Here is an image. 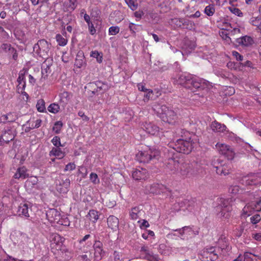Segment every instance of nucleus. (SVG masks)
I'll return each instance as SVG.
<instances>
[{
  "mask_svg": "<svg viewBox=\"0 0 261 261\" xmlns=\"http://www.w3.org/2000/svg\"><path fill=\"white\" fill-rule=\"evenodd\" d=\"M42 120L40 119H37L34 121L30 120L28 122L30 127L31 129L37 128L41 126Z\"/></svg>",
  "mask_w": 261,
  "mask_h": 261,
  "instance_id": "a19ab883",
  "label": "nucleus"
},
{
  "mask_svg": "<svg viewBox=\"0 0 261 261\" xmlns=\"http://www.w3.org/2000/svg\"><path fill=\"white\" fill-rule=\"evenodd\" d=\"M90 180L94 185L99 184L100 182V180L98 177L97 174L92 172L90 174Z\"/></svg>",
  "mask_w": 261,
  "mask_h": 261,
  "instance_id": "3c124183",
  "label": "nucleus"
},
{
  "mask_svg": "<svg viewBox=\"0 0 261 261\" xmlns=\"http://www.w3.org/2000/svg\"><path fill=\"white\" fill-rule=\"evenodd\" d=\"M140 223V227L141 229L146 228L150 226L147 220H143L142 221L139 220L138 221Z\"/></svg>",
  "mask_w": 261,
  "mask_h": 261,
  "instance_id": "69168bd1",
  "label": "nucleus"
},
{
  "mask_svg": "<svg viewBox=\"0 0 261 261\" xmlns=\"http://www.w3.org/2000/svg\"><path fill=\"white\" fill-rule=\"evenodd\" d=\"M143 213H144V211L139 206H135L132 208L129 215L132 219L137 220L140 218Z\"/></svg>",
  "mask_w": 261,
  "mask_h": 261,
  "instance_id": "bb28decb",
  "label": "nucleus"
},
{
  "mask_svg": "<svg viewBox=\"0 0 261 261\" xmlns=\"http://www.w3.org/2000/svg\"><path fill=\"white\" fill-rule=\"evenodd\" d=\"M51 143L53 144L54 146L56 147H59L60 146H62L60 138L59 136H55L51 141Z\"/></svg>",
  "mask_w": 261,
  "mask_h": 261,
  "instance_id": "13d9d810",
  "label": "nucleus"
},
{
  "mask_svg": "<svg viewBox=\"0 0 261 261\" xmlns=\"http://www.w3.org/2000/svg\"><path fill=\"white\" fill-rule=\"evenodd\" d=\"M56 223L65 226H69L70 225V222L67 217H60L59 221L57 222Z\"/></svg>",
  "mask_w": 261,
  "mask_h": 261,
  "instance_id": "603ef678",
  "label": "nucleus"
},
{
  "mask_svg": "<svg viewBox=\"0 0 261 261\" xmlns=\"http://www.w3.org/2000/svg\"><path fill=\"white\" fill-rule=\"evenodd\" d=\"M70 180L69 178L62 179L56 184V190L60 193L66 194L69 191Z\"/></svg>",
  "mask_w": 261,
  "mask_h": 261,
  "instance_id": "dca6fc26",
  "label": "nucleus"
},
{
  "mask_svg": "<svg viewBox=\"0 0 261 261\" xmlns=\"http://www.w3.org/2000/svg\"><path fill=\"white\" fill-rule=\"evenodd\" d=\"M175 231H177L180 234V237H184V234L185 231H187L188 232H190L192 231L191 228L188 226L183 227L182 228H180L179 229H176Z\"/></svg>",
  "mask_w": 261,
  "mask_h": 261,
  "instance_id": "052dcab7",
  "label": "nucleus"
},
{
  "mask_svg": "<svg viewBox=\"0 0 261 261\" xmlns=\"http://www.w3.org/2000/svg\"><path fill=\"white\" fill-rule=\"evenodd\" d=\"M152 109L158 116L164 122L173 124L177 119L176 113L172 109L165 105L155 103L153 106Z\"/></svg>",
  "mask_w": 261,
  "mask_h": 261,
  "instance_id": "f03ea898",
  "label": "nucleus"
},
{
  "mask_svg": "<svg viewBox=\"0 0 261 261\" xmlns=\"http://www.w3.org/2000/svg\"><path fill=\"white\" fill-rule=\"evenodd\" d=\"M215 247L221 257L229 255L231 249L228 240L223 236L219 238Z\"/></svg>",
  "mask_w": 261,
  "mask_h": 261,
  "instance_id": "9d476101",
  "label": "nucleus"
},
{
  "mask_svg": "<svg viewBox=\"0 0 261 261\" xmlns=\"http://www.w3.org/2000/svg\"><path fill=\"white\" fill-rule=\"evenodd\" d=\"M215 12V8L213 4H210L204 9V13L208 16L214 15Z\"/></svg>",
  "mask_w": 261,
  "mask_h": 261,
  "instance_id": "49530a36",
  "label": "nucleus"
},
{
  "mask_svg": "<svg viewBox=\"0 0 261 261\" xmlns=\"http://www.w3.org/2000/svg\"><path fill=\"white\" fill-rule=\"evenodd\" d=\"M196 144V140L189 137L188 140L178 139L174 144H170V147L178 152L184 154L190 153Z\"/></svg>",
  "mask_w": 261,
  "mask_h": 261,
  "instance_id": "7ed1b4c3",
  "label": "nucleus"
},
{
  "mask_svg": "<svg viewBox=\"0 0 261 261\" xmlns=\"http://www.w3.org/2000/svg\"><path fill=\"white\" fill-rule=\"evenodd\" d=\"M192 87L199 90L207 91V88L205 87V82L203 79L192 78L190 83Z\"/></svg>",
  "mask_w": 261,
  "mask_h": 261,
  "instance_id": "412c9836",
  "label": "nucleus"
},
{
  "mask_svg": "<svg viewBox=\"0 0 261 261\" xmlns=\"http://www.w3.org/2000/svg\"><path fill=\"white\" fill-rule=\"evenodd\" d=\"M18 83L21 84L23 83H25V72L20 71L19 73L18 77L17 80Z\"/></svg>",
  "mask_w": 261,
  "mask_h": 261,
  "instance_id": "bf43d9fd",
  "label": "nucleus"
},
{
  "mask_svg": "<svg viewBox=\"0 0 261 261\" xmlns=\"http://www.w3.org/2000/svg\"><path fill=\"white\" fill-rule=\"evenodd\" d=\"M28 170L25 166H21L17 169L13 177L15 179H24L29 177Z\"/></svg>",
  "mask_w": 261,
  "mask_h": 261,
  "instance_id": "393cba45",
  "label": "nucleus"
},
{
  "mask_svg": "<svg viewBox=\"0 0 261 261\" xmlns=\"http://www.w3.org/2000/svg\"><path fill=\"white\" fill-rule=\"evenodd\" d=\"M182 20H183V18H174L171 20V22L176 27L182 28L183 25Z\"/></svg>",
  "mask_w": 261,
  "mask_h": 261,
  "instance_id": "5fc2aeb1",
  "label": "nucleus"
},
{
  "mask_svg": "<svg viewBox=\"0 0 261 261\" xmlns=\"http://www.w3.org/2000/svg\"><path fill=\"white\" fill-rule=\"evenodd\" d=\"M250 196V198L253 197V200L248 203L243 209V215L245 216H250L254 211L258 212L261 210V197L258 196L255 197L254 195Z\"/></svg>",
  "mask_w": 261,
  "mask_h": 261,
  "instance_id": "6e6552de",
  "label": "nucleus"
},
{
  "mask_svg": "<svg viewBox=\"0 0 261 261\" xmlns=\"http://www.w3.org/2000/svg\"><path fill=\"white\" fill-rule=\"evenodd\" d=\"M107 224L108 227L113 231H116L118 230L119 221L118 218L111 215L107 219Z\"/></svg>",
  "mask_w": 261,
  "mask_h": 261,
  "instance_id": "5701e85b",
  "label": "nucleus"
},
{
  "mask_svg": "<svg viewBox=\"0 0 261 261\" xmlns=\"http://www.w3.org/2000/svg\"><path fill=\"white\" fill-rule=\"evenodd\" d=\"M250 23L256 27L258 30L261 32V16L251 17L250 19Z\"/></svg>",
  "mask_w": 261,
  "mask_h": 261,
  "instance_id": "c9c22d12",
  "label": "nucleus"
},
{
  "mask_svg": "<svg viewBox=\"0 0 261 261\" xmlns=\"http://www.w3.org/2000/svg\"><path fill=\"white\" fill-rule=\"evenodd\" d=\"M79 172L82 175V177L84 178H86L88 174L87 168L83 166L79 167Z\"/></svg>",
  "mask_w": 261,
  "mask_h": 261,
  "instance_id": "4d7b16f0",
  "label": "nucleus"
},
{
  "mask_svg": "<svg viewBox=\"0 0 261 261\" xmlns=\"http://www.w3.org/2000/svg\"><path fill=\"white\" fill-rule=\"evenodd\" d=\"M77 6V0H68L66 9L67 11H74Z\"/></svg>",
  "mask_w": 261,
  "mask_h": 261,
  "instance_id": "79ce46f5",
  "label": "nucleus"
},
{
  "mask_svg": "<svg viewBox=\"0 0 261 261\" xmlns=\"http://www.w3.org/2000/svg\"><path fill=\"white\" fill-rule=\"evenodd\" d=\"M143 128L145 131L150 135L159 137L160 139L165 137V133L167 134L168 132H164L163 129H160L159 127L154 123L145 122L143 124Z\"/></svg>",
  "mask_w": 261,
  "mask_h": 261,
  "instance_id": "1a4fd4ad",
  "label": "nucleus"
},
{
  "mask_svg": "<svg viewBox=\"0 0 261 261\" xmlns=\"http://www.w3.org/2000/svg\"><path fill=\"white\" fill-rule=\"evenodd\" d=\"M85 63L84 60V56H80L79 54L77 55L75 61V65L77 68H81L84 64Z\"/></svg>",
  "mask_w": 261,
  "mask_h": 261,
  "instance_id": "de8ad7c7",
  "label": "nucleus"
},
{
  "mask_svg": "<svg viewBox=\"0 0 261 261\" xmlns=\"http://www.w3.org/2000/svg\"><path fill=\"white\" fill-rule=\"evenodd\" d=\"M160 153V151L158 149L149 148L139 151L136 154V159L140 163H148L153 159H158Z\"/></svg>",
  "mask_w": 261,
  "mask_h": 261,
  "instance_id": "0eeeda50",
  "label": "nucleus"
},
{
  "mask_svg": "<svg viewBox=\"0 0 261 261\" xmlns=\"http://www.w3.org/2000/svg\"><path fill=\"white\" fill-rule=\"evenodd\" d=\"M213 166L216 168V171L218 174L226 175L230 173V168L226 164H222L219 163L218 165H216L214 163Z\"/></svg>",
  "mask_w": 261,
  "mask_h": 261,
  "instance_id": "b1692460",
  "label": "nucleus"
},
{
  "mask_svg": "<svg viewBox=\"0 0 261 261\" xmlns=\"http://www.w3.org/2000/svg\"><path fill=\"white\" fill-rule=\"evenodd\" d=\"M182 21L183 23L182 28L189 30H192L194 29V23L192 21L188 19L184 18H183V20H182Z\"/></svg>",
  "mask_w": 261,
  "mask_h": 261,
  "instance_id": "58836bf2",
  "label": "nucleus"
},
{
  "mask_svg": "<svg viewBox=\"0 0 261 261\" xmlns=\"http://www.w3.org/2000/svg\"><path fill=\"white\" fill-rule=\"evenodd\" d=\"M220 154L224 155L228 160H232L234 156V152L232 149L225 144L217 143L216 145Z\"/></svg>",
  "mask_w": 261,
  "mask_h": 261,
  "instance_id": "ddd939ff",
  "label": "nucleus"
},
{
  "mask_svg": "<svg viewBox=\"0 0 261 261\" xmlns=\"http://www.w3.org/2000/svg\"><path fill=\"white\" fill-rule=\"evenodd\" d=\"M45 101L43 99L37 100L36 107L38 112L43 113L45 112Z\"/></svg>",
  "mask_w": 261,
  "mask_h": 261,
  "instance_id": "4c0bfd02",
  "label": "nucleus"
},
{
  "mask_svg": "<svg viewBox=\"0 0 261 261\" xmlns=\"http://www.w3.org/2000/svg\"><path fill=\"white\" fill-rule=\"evenodd\" d=\"M46 216L50 223L55 224L59 221L61 214L57 209L50 208L46 211Z\"/></svg>",
  "mask_w": 261,
  "mask_h": 261,
  "instance_id": "f3484780",
  "label": "nucleus"
},
{
  "mask_svg": "<svg viewBox=\"0 0 261 261\" xmlns=\"http://www.w3.org/2000/svg\"><path fill=\"white\" fill-rule=\"evenodd\" d=\"M98 212L94 210H91L89 211L88 215L86 216L90 221L93 223H95L99 218Z\"/></svg>",
  "mask_w": 261,
  "mask_h": 261,
  "instance_id": "f704fd0d",
  "label": "nucleus"
},
{
  "mask_svg": "<svg viewBox=\"0 0 261 261\" xmlns=\"http://www.w3.org/2000/svg\"><path fill=\"white\" fill-rule=\"evenodd\" d=\"M191 76L186 73L179 74L176 77L172 79V82L175 85H180L186 88H191L192 87L188 85L191 81Z\"/></svg>",
  "mask_w": 261,
  "mask_h": 261,
  "instance_id": "4468645a",
  "label": "nucleus"
},
{
  "mask_svg": "<svg viewBox=\"0 0 261 261\" xmlns=\"http://www.w3.org/2000/svg\"><path fill=\"white\" fill-rule=\"evenodd\" d=\"M242 184L245 186H254L257 185L259 180L255 174L248 175L244 177L242 179Z\"/></svg>",
  "mask_w": 261,
  "mask_h": 261,
  "instance_id": "aec40b11",
  "label": "nucleus"
},
{
  "mask_svg": "<svg viewBox=\"0 0 261 261\" xmlns=\"http://www.w3.org/2000/svg\"><path fill=\"white\" fill-rule=\"evenodd\" d=\"M229 192L233 194H245L249 196H252V193L248 191H245L243 188H240L239 186H232L229 188Z\"/></svg>",
  "mask_w": 261,
  "mask_h": 261,
  "instance_id": "a878e982",
  "label": "nucleus"
},
{
  "mask_svg": "<svg viewBox=\"0 0 261 261\" xmlns=\"http://www.w3.org/2000/svg\"><path fill=\"white\" fill-rule=\"evenodd\" d=\"M145 257L149 261H161L159 256L156 254H154L152 253H146Z\"/></svg>",
  "mask_w": 261,
  "mask_h": 261,
  "instance_id": "8fccbe9b",
  "label": "nucleus"
},
{
  "mask_svg": "<svg viewBox=\"0 0 261 261\" xmlns=\"http://www.w3.org/2000/svg\"><path fill=\"white\" fill-rule=\"evenodd\" d=\"M124 1L132 11H135L137 9L138 7L137 0H124Z\"/></svg>",
  "mask_w": 261,
  "mask_h": 261,
  "instance_id": "a18cd8bd",
  "label": "nucleus"
},
{
  "mask_svg": "<svg viewBox=\"0 0 261 261\" xmlns=\"http://www.w3.org/2000/svg\"><path fill=\"white\" fill-rule=\"evenodd\" d=\"M55 255L59 261L68 260L71 258L70 252L68 249L67 253L63 252L62 250H59V251L56 252V255Z\"/></svg>",
  "mask_w": 261,
  "mask_h": 261,
  "instance_id": "c756f323",
  "label": "nucleus"
},
{
  "mask_svg": "<svg viewBox=\"0 0 261 261\" xmlns=\"http://www.w3.org/2000/svg\"><path fill=\"white\" fill-rule=\"evenodd\" d=\"M250 222L253 224H255L257 223H258L260 220V216L259 214H255L253 215V216L251 217L250 218Z\"/></svg>",
  "mask_w": 261,
  "mask_h": 261,
  "instance_id": "680f3d73",
  "label": "nucleus"
},
{
  "mask_svg": "<svg viewBox=\"0 0 261 261\" xmlns=\"http://www.w3.org/2000/svg\"><path fill=\"white\" fill-rule=\"evenodd\" d=\"M94 257L93 261H100L104 256L105 252L103 248V244L99 240H95L93 244Z\"/></svg>",
  "mask_w": 261,
  "mask_h": 261,
  "instance_id": "f8f14e48",
  "label": "nucleus"
},
{
  "mask_svg": "<svg viewBox=\"0 0 261 261\" xmlns=\"http://www.w3.org/2000/svg\"><path fill=\"white\" fill-rule=\"evenodd\" d=\"M146 94L144 95V101H147L150 98H152L153 92L151 89H148L147 92H145Z\"/></svg>",
  "mask_w": 261,
  "mask_h": 261,
  "instance_id": "0e129e2a",
  "label": "nucleus"
},
{
  "mask_svg": "<svg viewBox=\"0 0 261 261\" xmlns=\"http://www.w3.org/2000/svg\"><path fill=\"white\" fill-rule=\"evenodd\" d=\"M56 39L58 43V44L60 46H65L68 42L67 39L64 38L62 35L60 34H57L56 36Z\"/></svg>",
  "mask_w": 261,
  "mask_h": 261,
  "instance_id": "37998d69",
  "label": "nucleus"
},
{
  "mask_svg": "<svg viewBox=\"0 0 261 261\" xmlns=\"http://www.w3.org/2000/svg\"><path fill=\"white\" fill-rule=\"evenodd\" d=\"M132 177L136 180H145L149 177V173L146 169L139 168L133 171Z\"/></svg>",
  "mask_w": 261,
  "mask_h": 261,
  "instance_id": "2eb2a0df",
  "label": "nucleus"
},
{
  "mask_svg": "<svg viewBox=\"0 0 261 261\" xmlns=\"http://www.w3.org/2000/svg\"><path fill=\"white\" fill-rule=\"evenodd\" d=\"M232 55L238 60V61H242L243 60V57L240 55L238 51H232Z\"/></svg>",
  "mask_w": 261,
  "mask_h": 261,
  "instance_id": "774afa93",
  "label": "nucleus"
},
{
  "mask_svg": "<svg viewBox=\"0 0 261 261\" xmlns=\"http://www.w3.org/2000/svg\"><path fill=\"white\" fill-rule=\"evenodd\" d=\"M50 47V43L45 39H41L34 45L33 50L38 56L45 59L49 56Z\"/></svg>",
  "mask_w": 261,
  "mask_h": 261,
  "instance_id": "423d86ee",
  "label": "nucleus"
},
{
  "mask_svg": "<svg viewBox=\"0 0 261 261\" xmlns=\"http://www.w3.org/2000/svg\"><path fill=\"white\" fill-rule=\"evenodd\" d=\"M120 31V29L118 26H112L109 29V34L110 35H115Z\"/></svg>",
  "mask_w": 261,
  "mask_h": 261,
  "instance_id": "6e6d98bb",
  "label": "nucleus"
},
{
  "mask_svg": "<svg viewBox=\"0 0 261 261\" xmlns=\"http://www.w3.org/2000/svg\"><path fill=\"white\" fill-rule=\"evenodd\" d=\"M186 204L187 205L188 210L190 211H192L198 207V203L195 198H191L188 200Z\"/></svg>",
  "mask_w": 261,
  "mask_h": 261,
  "instance_id": "e433bc0d",
  "label": "nucleus"
},
{
  "mask_svg": "<svg viewBox=\"0 0 261 261\" xmlns=\"http://www.w3.org/2000/svg\"><path fill=\"white\" fill-rule=\"evenodd\" d=\"M51 252L56 255V252L62 250L63 252L67 253L68 249L63 245L65 239L58 233H53L49 238Z\"/></svg>",
  "mask_w": 261,
  "mask_h": 261,
  "instance_id": "39448f33",
  "label": "nucleus"
},
{
  "mask_svg": "<svg viewBox=\"0 0 261 261\" xmlns=\"http://www.w3.org/2000/svg\"><path fill=\"white\" fill-rule=\"evenodd\" d=\"M29 208H28V205L26 203H21L18 209V213L19 215H22L25 217H29Z\"/></svg>",
  "mask_w": 261,
  "mask_h": 261,
  "instance_id": "473e14b6",
  "label": "nucleus"
},
{
  "mask_svg": "<svg viewBox=\"0 0 261 261\" xmlns=\"http://www.w3.org/2000/svg\"><path fill=\"white\" fill-rule=\"evenodd\" d=\"M63 126V123L61 121H58L55 122L53 129L56 134H59L60 130Z\"/></svg>",
  "mask_w": 261,
  "mask_h": 261,
  "instance_id": "864d4df0",
  "label": "nucleus"
},
{
  "mask_svg": "<svg viewBox=\"0 0 261 261\" xmlns=\"http://www.w3.org/2000/svg\"><path fill=\"white\" fill-rule=\"evenodd\" d=\"M228 9L233 14H235L236 15L240 17L243 16V13L239 8L229 7Z\"/></svg>",
  "mask_w": 261,
  "mask_h": 261,
  "instance_id": "e2e57ef3",
  "label": "nucleus"
},
{
  "mask_svg": "<svg viewBox=\"0 0 261 261\" xmlns=\"http://www.w3.org/2000/svg\"><path fill=\"white\" fill-rule=\"evenodd\" d=\"M167 167L174 173H179L182 176L187 177L192 174V165L189 163L180 162L172 158H169Z\"/></svg>",
  "mask_w": 261,
  "mask_h": 261,
  "instance_id": "f257e3e1",
  "label": "nucleus"
},
{
  "mask_svg": "<svg viewBox=\"0 0 261 261\" xmlns=\"http://www.w3.org/2000/svg\"><path fill=\"white\" fill-rule=\"evenodd\" d=\"M253 42L252 38L248 36H245L237 39V42L242 45L248 46L251 45Z\"/></svg>",
  "mask_w": 261,
  "mask_h": 261,
  "instance_id": "2f4dec72",
  "label": "nucleus"
},
{
  "mask_svg": "<svg viewBox=\"0 0 261 261\" xmlns=\"http://www.w3.org/2000/svg\"><path fill=\"white\" fill-rule=\"evenodd\" d=\"M50 155H54L58 159H63L65 155V152L60 147H53L49 152Z\"/></svg>",
  "mask_w": 261,
  "mask_h": 261,
  "instance_id": "c85d7f7f",
  "label": "nucleus"
},
{
  "mask_svg": "<svg viewBox=\"0 0 261 261\" xmlns=\"http://www.w3.org/2000/svg\"><path fill=\"white\" fill-rule=\"evenodd\" d=\"M244 261H261V256L249 252H245L243 255Z\"/></svg>",
  "mask_w": 261,
  "mask_h": 261,
  "instance_id": "cd10ccee",
  "label": "nucleus"
},
{
  "mask_svg": "<svg viewBox=\"0 0 261 261\" xmlns=\"http://www.w3.org/2000/svg\"><path fill=\"white\" fill-rule=\"evenodd\" d=\"M14 47L11 46V45L9 43H3L2 44L0 47V50L2 51H4L5 53H8L10 54L12 49H13Z\"/></svg>",
  "mask_w": 261,
  "mask_h": 261,
  "instance_id": "09e8293b",
  "label": "nucleus"
},
{
  "mask_svg": "<svg viewBox=\"0 0 261 261\" xmlns=\"http://www.w3.org/2000/svg\"><path fill=\"white\" fill-rule=\"evenodd\" d=\"M15 137V134L11 126L5 127L0 135V145L7 144L12 141Z\"/></svg>",
  "mask_w": 261,
  "mask_h": 261,
  "instance_id": "9b49d317",
  "label": "nucleus"
},
{
  "mask_svg": "<svg viewBox=\"0 0 261 261\" xmlns=\"http://www.w3.org/2000/svg\"><path fill=\"white\" fill-rule=\"evenodd\" d=\"M48 111L53 114L58 113L60 110V106L56 103H52L47 108Z\"/></svg>",
  "mask_w": 261,
  "mask_h": 261,
  "instance_id": "ea45409f",
  "label": "nucleus"
},
{
  "mask_svg": "<svg viewBox=\"0 0 261 261\" xmlns=\"http://www.w3.org/2000/svg\"><path fill=\"white\" fill-rule=\"evenodd\" d=\"M211 127L215 132H223L226 128L224 124L219 123L216 121L212 122Z\"/></svg>",
  "mask_w": 261,
  "mask_h": 261,
  "instance_id": "7c9ffc66",
  "label": "nucleus"
},
{
  "mask_svg": "<svg viewBox=\"0 0 261 261\" xmlns=\"http://www.w3.org/2000/svg\"><path fill=\"white\" fill-rule=\"evenodd\" d=\"M18 118L17 113L15 112H10L5 114H2L0 117V122L3 123L15 122Z\"/></svg>",
  "mask_w": 261,
  "mask_h": 261,
  "instance_id": "a211bd4d",
  "label": "nucleus"
},
{
  "mask_svg": "<svg viewBox=\"0 0 261 261\" xmlns=\"http://www.w3.org/2000/svg\"><path fill=\"white\" fill-rule=\"evenodd\" d=\"M221 257L215 246H206L199 254V258L202 261H217Z\"/></svg>",
  "mask_w": 261,
  "mask_h": 261,
  "instance_id": "20e7f679",
  "label": "nucleus"
},
{
  "mask_svg": "<svg viewBox=\"0 0 261 261\" xmlns=\"http://www.w3.org/2000/svg\"><path fill=\"white\" fill-rule=\"evenodd\" d=\"M90 56L95 58L98 63H101L102 62V54L99 53L97 50H93L90 53Z\"/></svg>",
  "mask_w": 261,
  "mask_h": 261,
  "instance_id": "c03bdc74",
  "label": "nucleus"
},
{
  "mask_svg": "<svg viewBox=\"0 0 261 261\" xmlns=\"http://www.w3.org/2000/svg\"><path fill=\"white\" fill-rule=\"evenodd\" d=\"M91 238V236L90 234L85 235L82 239L79 240V243L81 246H83L84 247V245H86L87 246L86 249H84L83 251L86 252L88 248L91 247L92 245V243L91 242L87 241L86 242L89 238Z\"/></svg>",
  "mask_w": 261,
  "mask_h": 261,
  "instance_id": "72a5a7b5",
  "label": "nucleus"
},
{
  "mask_svg": "<svg viewBox=\"0 0 261 261\" xmlns=\"http://www.w3.org/2000/svg\"><path fill=\"white\" fill-rule=\"evenodd\" d=\"M231 211L232 207L230 205L228 204V201L224 200L220 212L221 217L224 219H229L231 216Z\"/></svg>",
  "mask_w": 261,
  "mask_h": 261,
  "instance_id": "6ab92c4d",
  "label": "nucleus"
},
{
  "mask_svg": "<svg viewBox=\"0 0 261 261\" xmlns=\"http://www.w3.org/2000/svg\"><path fill=\"white\" fill-rule=\"evenodd\" d=\"M75 169V165L74 163H69L66 165L64 171L65 172L67 171H72Z\"/></svg>",
  "mask_w": 261,
  "mask_h": 261,
  "instance_id": "338daca9",
  "label": "nucleus"
},
{
  "mask_svg": "<svg viewBox=\"0 0 261 261\" xmlns=\"http://www.w3.org/2000/svg\"><path fill=\"white\" fill-rule=\"evenodd\" d=\"M72 97L71 93L64 91L59 94V102L62 106L64 107L68 103Z\"/></svg>",
  "mask_w": 261,
  "mask_h": 261,
  "instance_id": "4be33fe9",
  "label": "nucleus"
}]
</instances>
